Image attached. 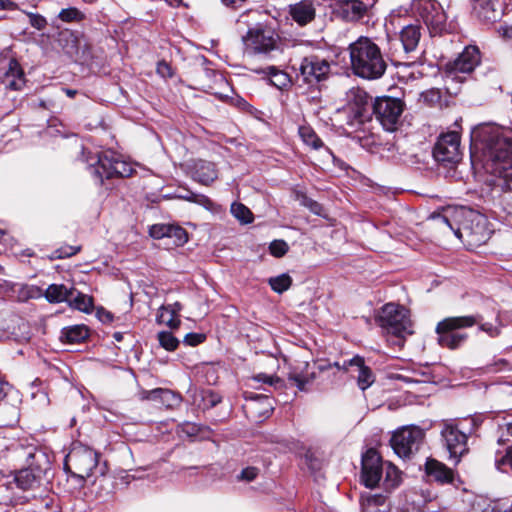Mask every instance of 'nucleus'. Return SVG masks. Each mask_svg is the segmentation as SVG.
<instances>
[{"instance_id": "35", "label": "nucleus", "mask_w": 512, "mask_h": 512, "mask_svg": "<svg viewBox=\"0 0 512 512\" xmlns=\"http://www.w3.org/2000/svg\"><path fill=\"white\" fill-rule=\"evenodd\" d=\"M178 198L184 199L192 203H196L213 213L218 212L221 208L220 205L213 202L206 194H184L179 195Z\"/></svg>"}, {"instance_id": "18", "label": "nucleus", "mask_w": 512, "mask_h": 512, "mask_svg": "<svg viewBox=\"0 0 512 512\" xmlns=\"http://www.w3.org/2000/svg\"><path fill=\"white\" fill-rule=\"evenodd\" d=\"M4 72L0 74V81L5 89L20 91L26 84L24 71L19 62L14 58H7Z\"/></svg>"}, {"instance_id": "10", "label": "nucleus", "mask_w": 512, "mask_h": 512, "mask_svg": "<svg viewBox=\"0 0 512 512\" xmlns=\"http://www.w3.org/2000/svg\"><path fill=\"white\" fill-rule=\"evenodd\" d=\"M375 319L387 333H413L409 310L399 304H385Z\"/></svg>"}, {"instance_id": "14", "label": "nucleus", "mask_w": 512, "mask_h": 512, "mask_svg": "<svg viewBox=\"0 0 512 512\" xmlns=\"http://www.w3.org/2000/svg\"><path fill=\"white\" fill-rule=\"evenodd\" d=\"M433 156L436 161L445 165L457 164L462 158L459 133L451 131L440 135L434 146Z\"/></svg>"}, {"instance_id": "42", "label": "nucleus", "mask_w": 512, "mask_h": 512, "mask_svg": "<svg viewBox=\"0 0 512 512\" xmlns=\"http://www.w3.org/2000/svg\"><path fill=\"white\" fill-rule=\"evenodd\" d=\"M295 196L296 200L299 201L301 205L308 208L313 214L320 217H326L322 204L311 199L307 194H295Z\"/></svg>"}, {"instance_id": "40", "label": "nucleus", "mask_w": 512, "mask_h": 512, "mask_svg": "<svg viewBox=\"0 0 512 512\" xmlns=\"http://www.w3.org/2000/svg\"><path fill=\"white\" fill-rule=\"evenodd\" d=\"M268 282L273 291L281 294L291 287L292 278L287 273H283L276 277H271Z\"/></svg>"}, {"instance_id": "34", "label": "nucleus", "mask_w": 512, "mask_h": 512, "mask_svg": "<svg viewBox=\"0 0 512 512\" xmlns=\"http://www.w3.org/2000/svg\"><path fill=\"white\" fill-rule=\"evenodd\" d=\"M146 398L150 400H160L167 406H172L180 401V397L178 395L173 393L171 390L163 388H156L147 392Z\"/></svg>"}, {"instance_id": "38", "label": "nucleus", "mask_w": 512, "mask_h": 512, "mask_svg": "<svg viewBox=\"0 0 512 512\" xmlns=\"http://www.w3.org/2000/svg\"><path fill=\"white\" fill-rule=\"evenodd\" d=\"M57 18L64 23H79L85 19V14L76 7L62 9Z\"/></svg>"}, {"instance_id": "41", "label": "nucleus", "mask_w": 512, "mask_h": 512, "mask_svg": "<svg viewBox=\"0 0 512 512\" xmlns=\"http://www.w3.org/2000/svg\"><path fill=\"white\" fill-rule=\"evenodd\" d=\"M232 215L238 219L242 224H249L253 221V214L248 207L242 203H232L231 205Z\"/></svg>"}, {"instance_id": "56", "label": "nucleus", "mask_w": 512, "mask_h": 512, "mask_svg": "<svg viewBox=\"0 0 512 512\" xmlns=\"http://www.w3.org/2000/svg\"><path fill=\"white\" fill-rule=\"evenodd\" d=\"M96 316L104 324L111 323L114 320V315L103 307H98Z\"/></svg>"}, {"instance_id": "11", "label": "nucleus", "mask_w": 512, "mask_h": 512, "mask_svg": "<svg viewBox=\"0 0 512 512\" xmlns=\"http://www.w3.org/2000/svg\"><path fill=\"white\" fill-rule=\"evenodd\" d=\"M425 438V431L415 425L403 426L397 429L391 439L394 452L403 459L410 458L418 452Z\"/></svg>"}, {"instance_id": "22", "label": "nucleus", "mask_w": 512, "mask_h": 512, "mask_svg": "<svg viewBox=\"0 0 512 512\" xmlns=\"http://www.w3.org/2000/svg\"><path fill=\"white\" fill-rule=\"evenodd\" d=\"M370 96L360 87H352L346 92L344 108L369 114Z\"/></svg>"}, {"instance_id": "19", "label": "nucleus", "mask_w": 512, "mask_h": 512, "mask_svg": "<svg viewBox=\"0 0 512 512\" xmlns=\"http://www.w3.org/2000/svg\"><path fill=\"white\" fill-rule=\"evenodd\" d=\"M315 378L314 366H311L308 362H301L292 366L287 375V379L292 386L305 392L308 391Z\"/></svg>"}, {"instance_id": "8", "label": "nucleus", "mask_w": 512, "mask_h": 512, "mask_svg": "<svg viewBox=\"0 0 512 512\" xmlns=\"http://www.w3.org/2000/svg\"><path fill=\"white\" fill-rule=\"evenodd\" d=\"M411 11L415 17L425 23L431 35H438L447 31V15L438 1L413 0Z\"/></svg>"}, {"instance_id": "51", "label": "nucleus", "mask_w": 512, "mask_h": 512, "mask_svg": "<svg viewBox=\"0 0 512 512\" xmlns=\"http://www.w3.org/2000/svg\"><path fill=\"white\" fill-rule=\"evenodd\" d=\"M43 292L44 290H42L40 287L36 285H26L25 287H23L21 295L25 299H38L40 297H43Z\"/></svg>"}, {"instance_id": "28", "label": "nucleus", "mask_w": 512, "mask_h": 512, "mask_svg": "<svg viewBox=\"0 0 512 512\" xmlns=\"http://www.w3.org/2000/svg\"><path fill=\"white\" fill-rule=\"evenodd\" d=\"M362 512H389V505L387 504V496L384 494L365 493L361 495L360 499Z\"/></svg>"}, {"instance_id": "54", "label": "nucleus", "mask_w": 512, "mask_h": 512, "mask_svg": "<svg viewBox=\"0 0 512 512\" xmlns=\"http://www.w3.org/2000/svg\"><path fill=\"white\" fill-rule=\"evenodd\" d=\"M206 337L202 333H188L185 335L183 342L189 346H197L205 341Z\"/></svg>"}, {"instance_id": "36", "label": "nucleus", "mask_w": 512, "mask_h": 512, "mask_svg": "<svg viewBox=\"0 0 512 512\" xmlns=\"http://www.w3.org/2000/svg\"><path fill=\"white\" fill-rule=\"evenodd\" d=\"M299 136L302 141L313 149H319L323 146V142L317 136L315 131L309 126H300L298 130Z\"/></svg>"}, {"instance_id": "13", "label": "nucleus", "mask_w": 512, "mask_h": 512, "mask_svg": "<svg viewBox=\"0 0 512 512\" xmlns=\"http://www.w3.org/2000/svg\"><path fill=\"white\" fill-rule=\"evenodd\" d=\"M404 102L393 97H378L373 103V113L383 128L394 131L404 111Z\"/></svg>"}, {"instance_id": "20", "label": "nucleus", "mask_w": 512, "mask_h": 512, "mask_svg": "<svg viewBox=\"0 0 512 512\" xmlns=\"http://www.w3.org/2000/svg\"><path fill=\"white\" fill-rule=\"evenodd\" d=\"M370 114L348 110L341 107L335 112V121L339 127L346 133L350 134L361 129L363 124L369 120Z\"/></svg>"}, {"instance_id": "53", "label": "nucleus", "mask_w": 512, "mask_h": 512, "mask_svg": "<svg viewBox=\"0 0 512 512\" xmlns=\"http://www.w3.org/2000/svg\"><path fill=\"white\" fill-rule=\"evenodd\" d=\"M255 380L262 383H267L273 387L281 388L283 386V380L278 377H273L266 374H258L255 376Z\"/></svg>"}, {"instance_id": "47", "label": "nucleus", "mask_w": 512, "mask_h": 512, "mask_svg": "<svg viewBox=\"0 0 512 512\" xmlns=\"http://www.w3.org/2000/svg\"><path fill=\"white\" fill-rule=\"evenodd\" d=\"M81 246L63 245L53 252V259H64L76 255L80 252Z\"/></svg>"}, {"instance_id": "27", "label": "nucleus", "mask_w": 512, "mask_h": 512, "mask_svg": "<svg viewBox=\"0 0 512 512\" xmlns=\"http://www.w3.org/2000/svg\"><path fill=\"white\" fill-rule=\"evenodd\" d=\"M289 13L300 26L310 23L315 18V7L312 2L304 0L290 5Z\"/></svg>"}, {"instance_id": "9", "label": "nucleus", "mask_w": 512, "mask_h": 512, "mask_svg": "<svg viewBox=\"0 0 512 512\" xmlns=\"http://www.w3.org/2000/svg\"><path fill=\"white\" fill-rule=\"evenodd\" d=\"M90 173L101 183L105 179L114 177L125 178L133 174V166L117 156L112 151H105L98 155L97 163L89 166Z\"/></svg>"}, {"instance_id": "62", "label": "nucleus", "mask_w": 512, "mask_h": 512, "mask_svg": "<svg viewBox=\"0 0 512 512\" xmlns=\"http://www.w3.org/2000/svg\"><path fill=\"white\" fill-rule=\"evenodd\" d=\"M69 476H68V481H71L72 482V487L70 488V492L71 493H75V492H78L80 491L83 487H78L77 486V478L78 476L75 475L73 472H66Z\"/></svg>"}, {"instance_id": "43", "label": "nucleus", "mask_w": 512, "mask_h": 512, "mask_svg": "<svg viewBox=\"0 0 512 512\" xmlns=\"http://www.w3.org/2000/svg\"><path fill=\"white\" fill-rule=\"evenodd\" d=\"M268 75L270 76L271 83L279 89H283L290 83L288 74L274 66L268 67Z\"/></svg>"}, {"instance_id": "49", "label": "nucleus", "mask_w": 512, "mask_h": 512, "mask_svg": "<svg viewBox=\"0 0 512 512\" xmlns=\"http://www.w3.org/2000/svg\"><path fill=\"white\" fill-rule=\"evenodd\" d=\"M29 18L30 25L37 29V30H43L47 26V20L44 16L38 13H32V12H26L23 11Z\"/></svg>"}, {"instance_id": "39", "label": "nucleus", "mask_w": 512, "mask_h": 512, "mask_svg": "<svg viewBox=\"0 0 512 512\" xmlns=\"http://www.w3.org/2000/svg\"><path fill=\"white\" fill-rule=\"evenodd\" d=\"M156 319L159 324H164L168 326L170 329H178L181 324L179 316L174 315L169 310L163 307H160Z\"/></svg>"}, {"instance_id": "16", "label": "nucleus", "mask_w": 512, "mask_h": 512, "mask_svg": "<svg viewBox=\"0 0 512 512\" xmlns=\"http://www.w3.org/2000/svg\"><path fill=\"white\" fill-rule=\"evenodd\" d=\"M480 63V52L475 46L466 47L452 62L446 64L447 72L452 76L458 73H471Z\"/></svg>"}, {"instance_id": "48", "label": "nucleus", "mask_w": 512, "mask_h": 512, "mask_svg": "<svg viewBox=\"0 0 512 512\" xmlns=\"http://www.w3.org/2000/svg\"><path fill=\"white\" fill-rule=\"evenodd\" d=\"M288 244L284 240H274L270 243V254L275 257H282L288 252Z\"/></svg>"}, {"instance_id": "15", "label": "nucleus", "mask_w": 512, "mask_h": 512, "mask_svg": "<svg viewBox=\"0 0 512 512\" xmlns=\"http://www.w3.org/2000/svg\"><path fill=\"white\" fill-rule=\"evenodd\" d=\"M330 68V63L326 59L310 55L302 59L299 71L303 81L312 85L325 80Z\"/></svg>"}, {"instance_id": "37", "label": "nucleus", "mask_w": 512, "mask_h": 512, "mask_svg": "<svg viewBox=\"0 0 512 512\" xmlns=\"http://www.w3.org/2000/svg\"><path fill=\"white\" fill-rule=\"evenodd\" d=\"M200 397L201 400L198 405L203 410L211 409L222 401V397L211 389L202 390Z\"/></svg>"}, {"instance_id": "31", "label": "nucleus", "mask_w": 512, "mask_h": 512, "mask_svg": "<svg viewBox=\"0 0 512 512\" xmlns=\"http://www.w3.org/2000/svg\"><path fill=\"white\" fill-rule=\"evenodd\" d=\"M89 336V330L85 325H73L61 330L60 339L68 344H76L84 341Z\"/></svg>"}, {"instance_id": "17", "label": "nucleus", "mask_w": 512, "mask_h": 512, "mask_svg": "<svg viewBox=\"0 0 512 512\" xmlns=\"http://www.w3.org/2000/svg\"><path fill=\"white\" fill-rule=\"evenodd\" d=\"M377 0H341L338 2V13L350 22L358 21L368 14Z\"/></svg>"}, {"instance_id": "3", "label": "nucleus", "mask_w": 512, "mask_h": 512, "mask_svg": "<svg viewBox=\"0 0 512 512\" xmlns=\"http://www.w3.org/2000/svg\"><path fill=\"white\" fill-rule=\"evenodd\" d=\"M483 422V414H474L462 419L443 422L440 432L441 439L449 453V459L455 465L469 452L468 439L477 436Z\"/></svg>"}, {"instance_id": "44", "label": "nucleus", "mask_w": 512, "mask_h": 512, "mask_svg": "<svg viewBox=\"0 0 512 512\" xmlns=\"http://www.w3.org/2000/svg\"><path fill=\"white\" fill-rule=\"evenodd\" d=\"M167 237L173 240L175 246H182L188 241V234L184 228L176 224H170Z\"/></svg>"}, {"instance_id": "61", "label": "nucleus", "mask_w": 512, "mask_h": 512, "mask_svg": "<svg viewBox=\"0 0 512 512\" xmlns=\"http://www.w3.org/2000/svg\"><path fill=\"white\" fill-rule=\"evenodd\" d=\"M18 9V4L12 0H0V10H16Z\"/></svg>"}, {"instance_id": "25", "label": "nucleus", "mask_w": 512, "mask_h": 512, "mask_svg": "<svg viewBox=\"0 0 512 512\" xmlns=\"http://www.w3.org/2000/svg\"><path fill=\"white\" fill-rule=\"evenodd\" d=\"M427 476L440 484H450L453 482L454 473L445 464L435 460L428 459L425 464Z\"/></svg>"}, {"instance_id": "45", "label": "nucleus", "mask_w": 512, "mask_h": 512, "mask_svg": "<svg viewBox=\"0 0 512 512\" xmlns=\"http://www.w3.org/2000/svg\"><path fill=\"white\" fill-rule=\"evenodd\" d=\"M159 344L167 351H174L179 345V340L169 331H161L157 335Z\"/></svg>"}, {"instance_id": "33", "label": "nucleus", "mask_w": 512, "mask_h": 512, "mask_svg": "<svg viewBox=\"0 0 512 512\" xmlns=\"http://www.w3.org/2000/svg\"><path fill=\"white\" fill-rule=\"evenodd\" d=\"M495 467L512 476V445H506L495 452Z\"/></svg>"}, {"instance_id": "63", "label": "nucleus", "mask_w": 512, "mask_h": 512, "mask_svg": "<svg viewBox=\"0 0 512 512\" xmlns=\"http://www.w3.org/2000/svg\"><path fill=\"white\" fill-rule=\"evenodd\" d=\"M163 308H166L171 313H173L176 316H179L180 311L182 310V304L180 302H175L173 304H169L167 306H162Z\"/></svg>"}, {"instance_id": "21", "label": "nucleus", "mask_w": 512, "mask_h": 512, "mask_svg": "<svg viewBox=\"0 0 512 512\" xmlns=\"http://www.w3.org/2000/svg\"><path fill=\"white\" fill-rule=\"evenodd\" d=\"M473 13L482 22L493 23L503 15L500 0H473Z\"/></svg>"}, {"instance_id": "59", "label": "nucleus", "mask_w": 512, "mask_h": 512, "mask_svg": "<svg viewBox=\"0 0 512 512\" xmlns=\"http://www.w3.org/2000/svg\"><path fill=\"white\" fill-rule=\"evenodd\" d=\"M11 385L9 382L0 374V402L7 396Z\"/></svg>"}, {"instance_id": "32", "label": "nucleus", "mask_w": 512, "mask_h": 512, "mask_svg": "<svg viewBox=\"0 0 512 512\" xmlns=\"http://www.w3.org/2000/svg\"><path fill=\"white\" fill-rule=\"evenodd\" d=\"M67 304L70 308L90 314L94 310V300L92 296L84 294L76 289L75 294L70 296Z\"/></svg>"}, {"instance_id": "4", "label": "nucleus", "mask_w": 512, "mask_h": 512, "mask_svg": "<svg viewBox=\"0 0 512 512\" xmlns=\"http://www.w3.org/2000/svg\"><path fill=\"white\" fill-rule=\"evenodd\" d=\"M361 481L368 488H374L382 481L386 491L396 488L400 472L393 464L384 462L377 450L370 448L362 455Z\"/></svg>"}, {"instance_id": "23", "label": "nucleus", "mask_w": 512, "mask_h": 512, "mask_svg": "<svg viewBox=\"0 0 512 512\" xmlns=\"http://www.w3.org/2000/svg\"><path fill=\"white\" fill-rule=\"evenodd\" d=\"M43 472L44 469L39 466L21 469L15 475V483L24 491L34 489L40 485Z\"/></svg>"}, {"instance_id": "58", "label": "nucleus", "mask_w": 512, "mask_h": 512, "mask_svg": "<svg viewBox=\"0 0 512 512\" xmlns=\"http://www.w3.org/2000/svg\"><path fill=\"white\" fill-rule=\"evenodd\" d=\"M156 71L157 73L161 76V77H172L173 76V72H172V68L170 67V65L165 62V61H161V62H158L157 64V68H156Z\"/></svg>"}, {"instance_id": "46", "label": "nucleus", "mask_w": 512, "mask_h": 512, "mask_svg": "<svg viewBox=\"0 0 512 512\" xmlns=\"http://www.w3.org/2000/svg\"><path fill=\"white\" fill-rule=\"evenodd\" d=\"M441 98V91L436 88H431L420 94L419 101L427 106L433 107L440 104Z\"/></svg>"}, {"instance_id": "29", "label": "nucleus", "mask_w": 512, "mask_h": 512, "mask_svg": "<svg viewBox=\"0 0 512 512\" xmlns=\"http://www.w3.org/2000/svg\"><path fill=\"white\" fill-rule=\"evenodd\" d=\"M74 286L67 287L65 284H50L43 292V297L51 304H57L68 301L70 296L75 294Z\"/></svg>"}, {"instance_id": "12", "label": "nucleus", "mask_w": 512, "mask_h": 512, "mask_svg": "<svg viewBox=\"0 0 512 512\" xmlns=\"http://www.w3.org/2000/svg\"><path fill=\"white\" fill-rule=\"evenodd\" d=\"M242 41L248 55L268 54L277 48L278 35L271 28L256 27L249 29Z\"/></svg>"}, {"instance_id": "55", "label": "nucleus", "mask_w": 512, "mask_h": 512, "mask_svg": "<svg viewBox=\"0 0 512 512\" xmlns=\"http://www.w3.org/2000/svg\"><path fill=\"white\" fill-rule=\"evenodd\" d=\"M480 331L485 332L490 337H497L500 334V329L494 326L492 323L483 322V320L477 324Z\"/></svg>"}, {"instance_id": "5", "label": "nucleus", "mask_w": 512, "mask_h": 512, "mask_svg": "<svg viewBox=\"0 0 512 512\" xmlns=\"http://www.w3.org/2000/svg\"><path fill=\"white\" fill-rule=\"evenodd\" d=\"M483 320L481 314L446 317L436 325L437 343L442 348L456 350L462 347L469 335L465 329L479 324Z\"/></svg>"}, {"instance_id": "2", "label": "nucleus", "mask_w": 512, "mask_h": 512, "mask_svg": "<svg viewBox=\"0 0 512 512\" xmlns=\"http://www.w3.org/2000/svg\"><path fill=\"white\" fill-rule=\"evenodd\" d=\"M348 51L354 75L376 80L385 74L387 63L380 47L371 38L360 36L349 45Z\"/></svg>"}, {"instance_id": "57", "label": "nucleus", "mask_w": 512, "mask_h": 512, "mask_svg": "<svg viewBox=\"0 0 512 512\" xmlns=\"http://www.w3.org/2000/svg\"><path fill=\"white\" fill-rule=\"evenodd\" d=\"M257 475H258L257 468L247 467L241 471L239 479L250 482V481H253L254 479H256Z\"/></svg>"}, {"instance_id": "24", "label": "nucleus", "mask_w": 512, "mask_h": 512, "mask_svg": "<svg viewBox=\"0 0 512 512\" xmlns=\"http://www.w3.org/2000/svg\"><path fill=\"white\" fill-rule=\"evenodd\" d=\"M192 178L202 185H209L217 178L215 164L205 160L194 161L190 167Z\"/></svg>"}, {"instance_id": "1", "label": "nucleus", "mask_w": 512, "mask_h": 512, "mask_svg": "<svg viewBox=\"0 0 512 512\" xmlns=\"http://www.w3.org/2000/svg\"><path fill=\"white\" fill-rule=\"evenodd\" d=\"M476 151H471L473 169L483 170L492 189L512 192V132L488 127L475 141Z\"/></svg>"}, {"instance_id": "26", "label": "nucleus", "mask_w": 512, "mask_h": 512, "mask_svg": "<svg viewBox=\"0 0 512 512\" xmlns=\"http://www.w3.org/2000/svg\"><path fill=\"white\" fill-rule=\"evenodd\" d=\"M355 367L358 371L357 384L361 390H366L374 382V375L371 369L364 364V359L360 356H354L347 362H344L343 368Z\"/></svg>"}, {"instance_id": "64", "label": "nucleus", "mask_w": 512, "mask_h": 512, "mask_svg": "<svg viewBox=\"0 0 512 512\" xmlns=\"http://www.w3.org/2000/svg\"><path fill=\"white\" fill-rule=\"evenodd\" d=\"M187 429H184V431L192 436V435H196L198 433V428L195 424H187L186 425Z\"/></svg>"}, {"instance_id": "60", "label": "nucleus", "mask_w": 512, "mask_h": 512, "mask_svg": "<svg viewBox=\"0 0 512 512\" xmlns=\"http://www.w3.org/2000/svg\"><path fill=\"white\" fill-rule=\"evenodd\" d=\"M509 363L505 359H499L493 364L490 365L491 371H502L505 370L508 367Z\"/></svg>"}, {"instance_id": "30", "label": "nucleus", "mask_w": 512, "mask_h": 512, "mask_svg": "<svg viewBox=\"0 0 512 512\" xmlns=\"http://www.w3.org/2000/svg\"><path fill=\"white\" fill-rule=\"evenodd\" d=\"M420 37L421 32L419 25L410 24L405 26L400 32V40L404 51L407 53L414 51L418 46Z\"/></svg>"}, {"instance_id": "52", "label": "nucleus", "mask_w": 512, "mask_h": 512, "mask_svg": "<svg viewBox=\"0 0 512 512\" xmlns=\"http://www.w3.org/2000/svg\"><path fill=\"white\" fill-rule=\"evenodd\" d=\"M389 336L387 341L390 345L402 348L405 344L406 336L413 333H387Z\"/></svg>"}, {"instance_id": "7", "label": "nucleus", "mask_w": 512, "mask_h": 512, "mask_svg": "<svg viewBox=\"0 0 512 512\" xmlns=\"http://www.w3.org/2000/svg\"><path fill=\"white\" fill-rule=\"evenodd\" d=\"M460 213L463 220L455 230V235L460 239H467L471 246H480L486 243L491 235L486 216L465 208H462Z\"/></svg>"}, {"instance_id": "50", "label": "nucleus", "mask_w": 512, "mask_h": 512, "mask_svg": "<svg viewBox=\"0 0 512 512\" xmlns=\"http://www.w3.org/2000/svg\"><path fill=\"white\" fill-rule=\"evenodd\" d=\"M170 224H154L149 228V235L154 239H162L167 237L168 229Z\"/></svg>"}, {"instance_id": "6", "label": "nucleus", "mask_w": 512, "mask_h": 512, "mask_svg": "<svg viewBox=\"0 0 512 512\" xmlns=\"http://www.w3.org/2000/svg\"><path fill=\"white\" fill-rule=\"evenodd\" d=\"M98 463L99 454L95 450L82 444H74L64 459L63 467L65 472H73L78 476V487H84L86 480L93 476Z\"/></svg>"}]
</instances>
